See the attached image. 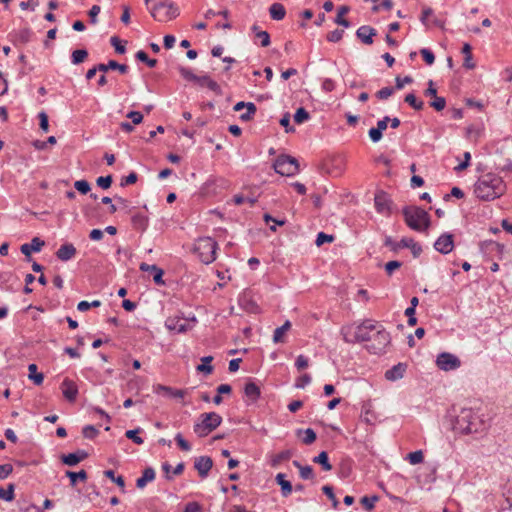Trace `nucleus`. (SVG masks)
Returning a JSON list of instances; mask_svg holds the SVG:
<instances>
[{
	"mask_svg": "<svg viewBox=\"0 0 512 512\" xmlns=\"http://www.w3.org/2000/svg\"><path fill=\"white\" fill-rule=\"evenodd\" d=\"M434 248L441 254H448L454 248L453 235L449 233L442 234L434 243Z\"/></svg>",
	"mask_w": 512,
	"mask_h": 512,
	"instance_id": "nucleus-12",
	"label": "nucleus"
},
{
	"mask_svg": "<svg viewBox=\"0 0 512 512\" xmlns=\"http://www.w3.org/2000/svg\"><path fill=\"white\" fill-rule=\"evenodd\" d=\"M213 361V357L212 356H204L201 358V364H199L197 367H196V370L198 372H202L206 375H209L212 373L213 371V366L210 364L211 362Z\"/></svg>",
	"mask_w": 512,
	"mask_h": 512,
	"instance_id": "nucleus-30",
	"label": "nucleus"
},
{
	"mask_svg": "<svg viewBox=\"0 0 512 512\" xmlns=\"http://www.w3.org/2000/svg\"><path fill=\"white\" fill-rule=\"evenodd\" d=\"M222 423V417L216 412L203 413L193 426V431L199 437H206Z\"/></svg>",
	"mask_w": 512,
	"mask_h": 512,
	"instance_id": "nucleus-7",
	"label": "nucleus"
},
{
	"mask_svg": "<svg viewBox=\"0 0 512 512\" xmlns=\"http://www.w3.org/2000/svg\"><path fill=\"white\" fill-rule=\"evenodd\" d=\"M112 181H113L112 176L108 175V176H101V177L97 178L96 183L100 188L108 189V188H110Z\"/></svg>",
	"mask_w": 512,
	"mask_h": 512,
	"instance_id": "nucleus-55",
	"label": "nucleus"
},
{
	"mask_svg": "<svg viewBox=\"0 0 512 512\" xmlns=\"http://www.w3.org/2000/svg\"><path fill=\"white\" fill-rule=\"evenodd\" d=\"M218 244L211 237H200L194 245V252L204 264H210L216 259Z\"/></svg>",
	"mask_w": 512,
	"mask_h": 512,
	"instance_id": "nucleus-6",
	"label": "nucleus"
},
{
	"mask_svg": "<svg viewBox=\"0 0 512 512\" xmlns=\"http://www.w3.org/2000/svg\"><path fill=\"white\" fill-rule=\"evenodd\" d=\"M349 7L348 6H341L339 9H338V13H337V16L335 18V23L338 24V25H341L343 27H346L348 28L350 26V22L344 18V15L347 14L349 12Z\"/></svg>",
	"mask_w": 512,
	"mask_h": 512,
	"instance_id": "nucleus-34",
	"label": "nucleus"
},
{
	"mask_svg": "<svg viewBox=\"0 0 512 512\" xmlns=\"http://www.w3.org/2000/svg\"><path fill=\"white\" fill-rule=\"evenodd\" d=\"M195 83H197L201 87H207L216 94H221V88L219 84L213 79H211L208 75L197 76Z\"/></svg>",
	"mask_w": 512,
	"mask_h": 512,
	"instance_id": "nucleus-22",
	"label": "nucleus"
},
{
	"mask_svg": "<svg viewBox=\"0 0 512 512\" xmlns=\"http://www.w3.org/2000/svg\"><path fill=\"white\" fill-rule=\"evenodd\" d=\"M471 50H472V47L468 43H465L462 47V53L464 54L463 66L466 69H474L475 68V63L473 62Z\"/></svg>",
	"mask_w": 512,
	"mask_h": 512,
	"instance_id": "nucleus-29",
	"label": "nucleus"
},
{
	"mask_svg": "<svg viewBox=\"0 0 512 512\" xmlns=\"http://www.w3.org/2000/svg\"><path fill=\"white\" fill-rule=\"evenodd\" d=\"M74 187L77 191H79L81 194H87L91 187L88 181L86 180H78L74 183Z\"/></svg>",
	"mask_w": 512,
	"mask_h": 512,
	"instance_id": "nucleus-50",
	"label": "nucleus"
},
{
	"mask_svg": "<svg viewBox=\"0 0 512 512\" xmlns=\"http://www.w3.org/2000/svg\"><path fill=\"white\" fill-rule=\"evenodd\" d=\"M136 59L141 61V62H144L146 63L150 68H153L157 65V60L156 59H150L147 55V53L143 50H139L136 55H135Z\"/></svg>",
	"mask_w": 512,
	"mask_h": 512,
	"instance_id": "nucleus-43",
	"label": "nucleus"
},
{
	"mask_svg": "<svg viewBox=\"0 0 512 512\" xmlns=\"http://www.w3.org/2000/svg\"><path fill=\"white\" fill-rule=\"evenodd\" d=\"M194 467L201 478H206L213 467V461L209 456H200L195 459Z\"/></svg>",
	"mask_w": 512,
	"mask_h": 512,
	"instance_id": "nucleus-14",
	"label": "nucleus"
},
{
	"mask_svg": "<svg viewBox=\"0 0 512 512\" xmlns=\"http://www.w3.org/2000/svg\"><path fill=\"white\" fill-rule=\"evenodd\" d=\"M175 441L177 442L178 446L180 447L181 450L183 451H190L191 450V445L189 444L188 441H186L182 434L181 433H177L175 435Z\"/></svg>",
	"mask_w": 512,
	"mask_h": 512,
	"instance_id": "nucleus-58",
	"label": "nucleus"
},
{
	"mask_svg": "<svg viewBox=\"0 0 512 512\" xmlns=\"http://www.w3.org/2000/svg\"><path fill=\"white\" fill-rule=\"evenodd\" d=\"M341 333L346 343L365 342V348L373 354H382L391 342L389 332L372 320H365L356 327H343Z\"/></svg>",
	"mask_w": 512,
	"mask_h": 512,
	"instance_id": "nucleus-1",
	"label": "nucleus"
},
{
	"mask_svg": "<svg viewBox=\"0 0 512 512\" xmlns=\"http://www.w3.org/2000/svg\"><path fill=\"white\" fill-rule=\"evenodd\" d=\"M77 253L75 246L71 243L63 244L56 252V256L61 261H68L72 259Z\"/></svg>",
	"mask_w": 512,
	"mask_h": 512,
	"instance_id": "nucleus-19",
	"label": "nucleus"
},
{
	"mask_svg": "<svg viewBox=\"0 0 512 512\" xmlns=\"http://www.w3.org/2000/svg\"><path fill=\"white\" fill-rule=\"evenodd\" d=\"M45 242L39 237H34L30 243H25L20 247V251L24 254L28 261H31V253L41 251Z\"/></svg>",
	"mask_w": 512,
	"mask_h": 512,
	"instance_id": "nucleus-15",
	"label": "nucleus"
},
{
	"mask_svg": "<svg viewBox=\"0 0 512 512\" xmlns=\"http://www.w3.org/2000/svg\"><path fill=\"white\" fill-rule=\"evenodd\" d=\"M323 493L332 501V505L336 508L339 504L337 498L335 497L333 488L329 485H325L322 487Z\"/></svg>",
	"mask_w": 512,
	"mask_h": 512,
	"instance_id": "nucleus-49",
	"label": "nucleus"
},
{
	"mask_svg": "<svg viewBox=\"0 0 512 512\" xmlns=\"http://www.w3.org/2000/svg\"><path fill=\"white\" fill-rule=\"evenodd\" d=\"M394 90V87H384L376 93V97L380 100L388 99L394 93Z\"/></svg>",
	"mask_w": 512,
	"mask_h": 512,
	"instance_id": "nucleus-57",
	"label": "nucleus"
},
{
	"mask_svg": "<svg viewBox=\"0 0 512 512\" xmlns=\"http://www.w3.org/2000/svg\"><path fill=\"white\" fill-rule=\"evenodd\" d=\"M66 476L70 479L71 486H75L77 480L85 481L87 479V473L85 470H80L79 472L66 471Z\"/></svg>",
	"mask_w": 512,
	"mask_h": 512,
	"instance_id": "nucleus-36",
	"label": "nucleus"
},
{
	"mask_svg": "<svg viewBox=\"0 0 512 512\" xmlns=\"http://www.w3.org/2000/svg\"><path fill=\"white\" fill-rule=\"evenodd\" d=\"M155 479V471L152 467H147L143 470L142 476L137 479L136 486L137 488H144L148 482H151Z\"/></svg>",
	"mask_w": 512,
	"mask_h": 512,
	"instance_id": "nucleus-25",
	"label": "nucleus"
},
{
	"mask_svg": "<svg viewBox=\"0 0 512 512\" xmlns=\"http://www.w3.org/2000/svg\"><path fill=\"white\" fill-rule=\"evenodd\" d=\"M165 325L167 329L171 331H176L178 333H183L188 330L187 322L179 317H169L167 318Z\"/></svg>",
	"mask_w": 512,
	"mask_h": 512,
	"instance_id": "nucleus-16",
	"label": "nucleus"
},
{
	"mask_svg": "<svg viewBox=\"0 0 512 512\" xmlns=\"http://www.w3.org/2000/svg\"><path fill=\"white\" fill-rule=\"evenodd\" d=\"M29 371V379L32 380L36 385H40L43 383L44 375L42 373H37V365L32 363L28 366Z\"/></svg>",
	"mask_w": 512,
	"mask_h": 512,
	"instance_id": "nucleus-33",
	"label": "nucleus"
},
{
	"mask_svg": "<svg viewBox=\"0 0 512 512\" xmlns=\"http://www.w3.org/2000/svg\"><path fill=\"white\" fill-rule=\"evenodd\" d=\"M402 214L406 225L414 231H426L430 226L428 212L418 206H405Z\"/></svg>",
	"mask_w": 512,
	"mask_h": 512,
	"instance_id": "nucleus-4",
	"label": "nucleus"
},
{
	"mask_svg": "<svg viewBox=\"0 0 512 512\" xmlns=\"http://www.w3.org/2000/svg\"><path fill=\"white\" fill-rule=\"evenodd\" d=\"M0 499L12 501L14 499V485L9 484L7 489L0 487Z\"/></svg>",
	"mask_w": 512,
	"mask_h": 512,
	"instance_id": "nucleus-45",
	"label": "nucleus"
},
{
	"mask_svg": "<svg viewBox=\"0 0 512 512\" xmlns=\"http://www.w3.org/2000/svg\"><path fill=\"white\" fill-rule=\"evenodd\" d=\"M255 37L260 40V45L262 47H267L270 45V35L267 31H259L256 33Z\"/></svg>",
	"mask_w": 512,
	"mask_h": 512,
	"instance_id": "nucleus-60",
	"label": "nucleus"
},
{
	"mask_svg": "<svg viewBox=\"0 0 512 512\" xmlns=\"http://www.w3.org/2000/svg\"><path fill=\"white\" fill-rule=\"evenodd\" d=\"M455 429L462 434H477L482 433L486 425L472 409H462L456 417Z\"/></svg>",
	"mask_w": 512,
	"mask_h": 512,
	"instance_id": "nucleus-3",
	"label": "nucleus"
},
{
	"mask_svg": "<svg viewBox=\"0 0 512 512\" xmlns=\"http://www.w3.org/2000/svg\"><path fill=\"white\" fill-rule=\"evenodd\" d=\"M386 247H389L393 252H397L402 248H409L415 258H417L421 252V246L415 242L412 238H402L399 242H396L392 237L387 236L384 242Z\"/></svg>",
	"mask_w": 512,
	"mask_h": 512,
	"instance_id": "nucleus-9",
	"label": "nucleus"
},
{
	"mask_svg": "<svg viewBox=\"0 0 512 512\" xmlns=\"http://www.w3.org/2000/svg\"><path fill=\"white\" fill-rule=\"evenodd\" d=\"M131 221L133 228L139 231H145L146 228L148 227L149 219L147 216L138 213L132 217Z\"/></svg>",
	"mask_w": 512,
	"mask_h": 512,
	"instance_id": "nucleus-28",
	"label": "nucleus"
},
{
	"mask_svg": "<svg viewBox=\"0 0 512 512\" xmlns=\"http://www.w3.org/2000/svg\"><path fill=\"white\" fill-rule=\"evenodd\" d=\"M13 36L16 42L26 44L30 40L31 30L29 28H24L16 32Z\"/></svg>",
	"mask_w": 512,
	"mask_h": 512,
	"instance_id": "nucleus-37",
	"label": "nucleus"
},
{
	"mask_svg": "<svg viewBox=\"0 0 512 512\" xmlns=\"http://www.w3.org/2000/svg\"><path fill=\"white\" fill-rule=\"evenodd\" d=\"M313 462L320 464L324 471L332 470V465L329 462L328 454L326 451H322L319 453V455L315 456L313 458Z\"/></svg>",
	"mask_w": 512,
	"mask_h": 512,
	"instance_id": "nucleus-31",
	"label": "nucleus"
},
{
	"mask_svg": "<svg viewBox=\"0 0 512 512\" xmlns=\"http://www.w3.org/2000/svg\"><path fill=\"white\" fill-rule=\"evenodd\" d=\"M404 101L408 103L412 108L419 111L423 109L424 103L421 100H418L413 93H409L405 96Z\"/></svg>",
	"mask_w": 512,
	"mask_h": 512,
	"instance_id": "nucleus-38",
	"label": "nucleus"
},
{
	"mask_svg": "<svg viewBox=\"0 0 512 512\" xmlns=\"http://www.w3.org/2000/svg\"><path fill=\"white\" fill-rule=\"evenodd\" d=\"M153 391L156 394H163L167 397H172V398H183L185 395L184 390L173 389L169 386H165V385H161V384L154 386Z\"/></svg>",
	"mask_w": 512,
	"mask_h": 512,
	"instance_id": "nucleus-17",
	"label": "nucleus"
},
{
	"mask_svg": "<svg viewBox=\"0 0 512 512\" xmlns=\"http://www.w3.org/2000/svg\"><path fill=\"white\" fill-rule=\"evenodd\" d=\"M436 364L441 370L451 371L459 368L461 362L457 356L448 352H443L437 356Z\"/></svg>",
	"mask_w": 512,
	"mask_h": 512,
	"instance_id": "nucleus-10",
	"label": "nucleus"
},
{
	"mask_svg": "<svg viewBox=\"0 0 512 512\" xmlns=\"http://www.w3.org/2000/svg\"><path fill=\"white\" fill-rule=\"evenodd\" d=\"M310 118L309 113L305 108L299 107L294 114V121L297 124H302Z\"/></svg>",
	"mask_w": 512,
	"mask_h": 512,
	"instance_id": "nucleus-44",
	"label": "nucleus"
},
{
	"mask_svg": "<svg viewBox=\"0 0 512 512\" xmlns=\"http://www.w3.org/2000/svg\"><path fill=\"white\" fill-rule=\"evenodd\" d=\"M299 473H300V477L304 480L314 479V477H315L313 468L309 465L300 467Z\"/></svg>",
	"mask_w": 512,
	"mask_h": 512,
	"instance_id": "nucleus-52",
	"label": "nucleus"
},
{
	"mask_svg": "<svg viewBox=\"0 0 512 512\" xmlns=\"http://www.w3.org/2000/svg\"><path fill=\"white\" fill-rule=\"evenodd\" d=\"M273 167L278 174L283 176H293L299 172L297 159L290 155L278 156Z\"/></svg>",
	"mask_w": 512,
	"mask_h": 512,
	"instance_id": "nucleus-8",
	"label": "nucleus"
},
{
	"mask_svg": "<svg viewBox=\"0 0 512 512\" xmlns=\"http://www.w3.org/2000/svg\"><path fill=\"white\" fill-rule=\"evenodd\" d=\"M356 35L363 43L371 45L373 43L372 37L376 35V30L370 26L363 25L357 29Z\"/></svg>",
	"mask_w": 512,
	"mask_h": 512,
	"instance_id": "nucleus-20",
	"label": "nucleus"
},
{
	"mask_svg": "<svg viewBox=\"0 0 512 512\" xmlns=\"http://www.w3.org/2000/svg\"><path fill=\"white\" fill-rule=\"evenodd\" d=\"M292 456V452L290 450L282 451L278 454H276L271 461V465L273 467L278 466L281 462L290 459Z\"/></svg>",
	"mask_w": 512,
	"mask_h": 512,
	"instance_id": "nucleus-41",
	"label": "nucleus"
},
{
	"mask_svg": "<svg viewBox=\"0 0 512 512\" xmlns=\"http://www.w3.org/2000/svg\"><path fill=\"white\" fill-rule=\"evenodd\" d=\"M60 459L67 466H76L79 463V458L76 457L75 453L63 454Z\"/></svg>",
	"mask_w": 512,
	"mask_h": 512,
	"instance_id": "nucleus-46",
	"label": "nucleus"
},
{
	"mask_svg": "<svg viewBox=\"0 0 512 512\" xmlns=\"http://www.w3.org/2000/svg\"><path fill=\"white\" fill-rule=\"evenodd\" d=\"M433 101L430 102V106L436 111H442L446 106V100L444 97H433Z\"/></svg>",
	"mask_w": 512,
	"mask_h": 512,
	"instance_id": "nucleus-53",
	"label": "nucleus"
},
{
	"mask_svg": "<svg viewBox=\"0 0 512 512\" xmlns=\"http://www.w3.org/2000/svg\"><path fill=\"white\" fill-rule=\"evenodd\" d=\"M269 13L273 20L280 21L285 17L286 10L281 3H273L269 8Z\"/></svg>",
	"mask_w": 512,
	"mask_h": 512,
	"instance_id": "nucleus-27",
	"label": "nucleus"
},
{
	"mask_svg": "<svg viewBox=\"0 0 512 512\" xmlns=\"http://www.w3.org/2000/svg\"><path fill=\"white\" fill-rule=\"evenodd\" d=\"M300 433H304L305 436L303 437L302 441L306 445H310V444H312L316 440V437H317L316 433L311 428H307L305 430L299 429L297 431V434L299 435Z\"/></svg>",
	"mask_w": 512,
	"mask_h": 512,
	"instance_id": "nucleus-39",
	"label": "nucleus"
},
{
	"mask_svg": "<svg viewBox=\"0 0 512 512\" xmlns=\"http://www.w3.org/2000/svg\"><path fill=\"white\" fill-rule=\"evenodd\" d=\"M60 389L62 391L63 397L70 403H74L77 399L79 390L78 385L75 381L71 380L70 378L66 377L62 381L60 385Z\"/></svg>",
	"mask_w": 512,
	"mask_h": 512,
	"instance_id": "nucleus-11",
	"label": "nucleus"
},
{
	"mask_svg": "<svg viewBox=\"0 0 512 512\" xmlns=\"http://www.w3.org/2000/svg\"><path fill=\"white\" fill-rule=\"evenodd\" d=\"M142 431L141 428H136V429H133V430H127L125 432V436L132 440L135 444L137 445H142L144 443V440L143 438H141L140 436H138V434Z\"/></svg>",
	"mask_w": 512,
	"mask_h": 512,
	"instance_id": "nucleus-42",
	"label": "nucleus"
},
{
	"mask_svg": "<svg viewBox=\"0 0 512 512\" xmlns=\"http://www.w3.org/2000/svg\"><path fill=\"white\" fill-rule=\"evenodd\" d=\"M506 192V183L495 173L481 175L474 184V194L483 201H492Z\"/></svg>",
	"mask_w": 512,
	"mask_h": 512,
	"instance_id": "nucleus-2",
	"label": "nucleus"
},
{
	"mask_svg": "<svg viewBox=\"0 0 512 512\" xmlns=\"http://www.w3.org/2000/svg\"><path fill=\"white\" fill-rule=\"evenodd\" d=\"M111 45L115 48V51L119 54H124L126 52L125 46L121 43L118 37L113 36L110 39Z\"/></svg>",
	"mask_w": 512,
	"mask_h": 512,
	"instance_id": "nucleus-62",
	"label": "nucleus"
},
{
	"mask_svg": "<svg viewBox=\"0 0 512 512\" xmlns=\"http://www.w3.org/2000/svg\"><path fill=\"white\" fill-rule=\"evenodd\" d=\"M407 458H408L410 464L416 465V464H420L423 462L424 455L421 450H417V451L409 453Z\"/></svg>",
	"mask_w": 512,
	"mask_h": 512,
	"instance_id": "nucleus-47",
	"label": "nucleus"
},
{
	"mask_svg": "<svg viewBox=\"0 0 512 512\" xmlns=\"http://www.w3.org/2000/svg\"><path fill=\"white\" fill-rule=\"evenodd\" d=\"M140 270L141 271H151V272H154V275H153V280L156 284L158 285H163L164 284V281L162 279L163 277V270L160 269L159 267H157L156 265H149L147 263H141L140 264Z\"/></svg>",
	"mask_w": 512,
	"mask_h": 512,
	"instance_id": "nucleus-23",
	"label": "nucleus"
},
{
	"mask_svg": "<svg viewBox=\"0 0 512 512\" xmlns=\"http://www.w3.org/2000/svg\"><path fill=\"white\" fill-rule=\"evenodd\" d=\"M334 240V237L332 235L325 234L324 232H319L315 244L319 247L323 245L324 243H330Z\"/></svg>",
	"mask_w": 512,
	"mask_h": 512,
	"instance_id": "nucleus-56",
	"label": "nucleus"
},
{
	"mask_svg": "<svg viewBox=\"0 0 512 512\" xmlns=\"http://www.w3.org/2000/svg\"><path fill=\"white\" fill-rule=\"evenodd\" d=\"M99 431L93 425H87L83 428L82 434L87 439H94Z\"/></svg>",
	"mask_w": 512,
	"mask_h": 512,
	"instance_id": "nucleus-54",
	"label": "nucleus"
},
{
	"mask_svg": "<svg viewBox=\"0 0 512 512\" xmlns=\"http://www.w3.org/2000/svg\"><path fill=\"white\" fill-rule=\"evenodd\" d=\"M376 501H378L377 496H372V497L364 496L361 498V504L368 511H370L374 508Z\"/></svg>",
	"mask_w": 512,
	"mask_h": 512,
	"instance_id": "nucleus-48",
	"label": "nucleus"
},
{
	"mask_svg": "<svg viewBox=\"0 0 512 512\" xmlns=\"http://www.w3.org/2000/svg\"><path fill=\"white\" fill-rule=\"evenodd\" d=\"M179 73L187 81L195 82L197 79V75L194 74L189 68L181 66L179 67Z\"/></svg>",
	"mask_w": 512,
	"mask_h": 512,
	"instance_id": "nucleus-51",
	"label": "nucleus"
},
{
	"mask_svg": "<svg viewBox=\"0 0 512 512\" xmlns=\"http://www.w3.org/2000/svg\"><path fill=\"white\" fill-rule=\"evenodd\" d=\"M291 328V323L290 321H285V323L276 328L275 331H274V334H273V341L275 343H280V342H283V337H284V334Z\"/></svg>",
	"mask_w": 512,
	"mask_h": 512,
	"instance_id": "nucleus-32",
	"label": "nucleus"
},
{
	"mask_svg": "<svg viewBox=\"0 0 512 512\" xmlns=\"http://www.w3.org/2000/svg\"><path fill=\"white\" fill-rule=\"evenodd\" d=\"M244 393L252 402L260 397V388L254 382H248L244 387Z\"/></svg>",
	"mask_w": 512,
	"mask_h": 512,
	"instance_id": "nucleus-26",
	"label": "nucleus"
},
{
	"mask_svg": "<svg viewBox=\"0 0 512 512\" xmlns=\"http://www.w3.org/2000/svg\"><path fill=\"white\" fill-rule=\"evenodd\" d=\"M275 480L278 485L281 487V494L283 497H288L293 490L292 484L290 481L285 479V474L278 473L275 477Z\"/></svg>",
	"mask_w": 512,
	"mask_h": 512,
	"instance_id": "nucleus-24",
	"label": "nucleus"
},
{
	"mask_svg": "<svg viewBox=\"0 0 512 512\" xmlns=\"http://www.w3.org/2000/svg\"><path fill=\"white\" fill-rule=\"evenodd\" d=\"M407 369L405 363H398L385 372V378L389 381L402 379Z\"/></svg>",
	"mask_w": 512,
	"mask_h": 512,
	"instance_id": "nucleus-18",
	"label": "nucleus"
},
{
	"mask_svg": "<svg viewBox=\"0 0 512 512\" xmlns=\"http://www.w3.org/2000/svg\"><path fill=\"white\" fill-rule=\"evenodd\" d=\"M311 382V376L307 373L300 376L295 383L296 388H304L306 385H308Z\"/></svg>",
	"mask_w": 512,
	"mask_h": 512,
	"instance_id": "nucleus-63",
	"label": "nucleus"
},
{
	"mask_svg": "<svg viewBox=\"0 0 512 512\" xmlns=\"http://www.w3.org/2000/svg\"><path fill=\"white\" fill-rule=\"evenodd\" d=\"M88 57V51L86 49L74 50L71 54V62L74 65H79L84 62Z\"/></svg>",
	"mask_w": 512,
	"mask_h": 512,
	"instance_id": "nucleus-35",
	"label": "nucleus"
},
{
	"mask_svg": "<svg viewBox=\"0 0 512 512\" xmlns=\"http://www.w3.org/2000/svg\"><path fill=\"white\" fill-rule=\"evenodd\" d=\"M374 203L378 213L390 214V205L392 201L385 192L380 191L376 193Z\"/></svg>",
	"mask_w": 512,
	"mask_h": 512,
	"instance_id": "nucleus-13",
	"label": "nucleus"
},
{
	"mask_svg": "<svg viewBox=\"0 0 512 512\" xmlns=\"http://www.w3.org/2000/svg\"><path fill=\"white\" fill-rule=\"evenodd\" d=\"M97 69L103 73L107 72L108 70H118L121 74H126L129 70V67L125 64H120L115 60H109L106 64H97Z\"/></svg>",
	"mask_w": 512,
	"mask_h": 512,
	"instance_id": "nucleus-21",
	"label": "nucleus"
},
{
	"mask_svg": "<svg viewBox=\"0 0 512 512\" xmlns=\"http://www.w3.org/2000/svg\"><path fill=\"white\" fill-rule=\"evenodd\" d=\"M184 512H202V507L198 502H189L186 504Z\"/></svg>",
	"mask_w": 512,
	"mask_h": 512,
	"instance_id": "nucleus-64",
	"label": "nucleus"
},
{
	"mask_svg": "<svg viewBox=\"0 0 512 512\" xmlns=\"http://www.w3.org/2000/svg\"><path fill=\"white\" fill-rule=\"evenodd\" d=\"M413 82V79L411 76H405L404 78H401L400 76H397L395 78V89L401 90L406 84H410Z\"/></svg>",
	"mask_w": 512,
	"mask_h": 512,
	"instance_id": "nucleus-59",
	"label": "nucleus"
},
{
	"mask_svg": "<svg viewBox=\"0 0 512 512\" xmlns=\"http://www.w3.org/2000/svg\"><path fill=\"white\" fill-rule=\"evenodd\" d=\"M420 53L424 59V61L428 64V65H432L435 61V56L433 54V52L427 48H422L420 50Z\"/></svg>",
	"mask_w": 512,
	"mask_h": 512,
	"instance_id": "nucleus-61",
	"label": "nucleus"
},
{
	"mask_svg": "<svg viewBox=\"0 0 512 512\" xmlns=\"http://www.w3.org/2000/svg\"><path fill=\"white\" fill-rule=\"evenodd\" d=\"M104 475L116 483L121 488L122 492H125V481L122 476H115V472L113 470L104 471Z\"/></svg>",
	"mask_w": 512,
	"mask_h": 512,
	"instance_id": "nucleus-40",
	"label": "nucleus"
},
{
	"mask_svg": "<svg viewBox=\"0 0 512 512\" xmlns=\"http://www.w3.org/2000/svg\"><path fill=\"white\" fill-rule=\"evenodd\" d=\"M151 16L159 22H168L179 15L178 7L169 0H157L149 7Z\"/></svg>",
	"mask_w": 512,
	"mask_h": 512,
	"instance_id": "nucleus-5",
	"label": "nucleus"
}]
</instances>
